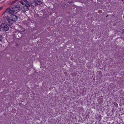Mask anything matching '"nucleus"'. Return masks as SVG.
Segmentation results:
<instances>
[{
    "mask_svg": "<svg viewBox=\"0 0 124 124\" xmlns=\"http://www.w3.org/2000/svg\"><path fill=\"white\" fill-rule=\"evenodd\" d=\"M9 108H10L9 107H8V110H9Z\"/></svg>",
    "mask_w": 124,
    "mask_h": 124,
    "instance_id": "obj_8",
    "label": "nucleus"
},
{
    "mask_svg": "<svg viewBox=\"0 0 124 124\" xmlns=\"http://www.w3.org/2000/svg\"><path fill=\"white\" fill-rule=\"evenodd\" d=\"M12 9V7H11L7 9L2 14L3 17L9 16L10 14L13 15L15 13L14 10Z\"/></svg>",
    "mask_w": 124,
    "mask_h": 124,
    "instance_id": "obj_3",
    "label": "nucleus"
},
{
    "mask_svg": "<svg viewBox=\"0 0 124 124\" xmlns=\"http://www.w3.org/2000/svg\"><path fill=\"white\" fill-rule=\"evenodd\" d=\"M9 16H10V18L9 17V16L3 18L7 25L10 26L13 24L14 22L16 21L18 19V17L16 16L13 15H10Z\"/></svg>",
    "mask_w": 124,
    "mask_h": 124,
    "instance_id": "obj_2",
    "label": "nucleus"
},
{
    "mask_svg": "<svg viewBox=\"0 0 124 124\" xmlns=\"http://www.w3.org/2000/svg\"><path fill=\"white\" fill-rule=\"evenodd\" d=\"M21 5L19 3H18L17 5H15L14 7L12 8V9L14 10L15 13L16 14L20 11V9H21Z\"/></svg>",
    "mask_w": 124,
    "mask_h": 124,
    "instance_id": "obj_4",
    "label": "nucleus"
},
{
    "mask_svg": "<svg viewBox=\"0 0 124 124\" xmlns=\"http://www.w3.org/2000/svg\"><path fill=\"white\" fill-rule=\"evenodd\" d=\"M1 29L0 28V31Z\"/></svg>",
    "mask_w": 124,
    "mask_h": 124,
    "instance_id": "obj_10",
    "label": "nucleus"
},
{
    "mask_svg": "<svg viewBox=\"0 0 124 124\" xmlns=\"http://www.w3.org/2000/svg\"><path fill=\"white\" fill-rule=\"evenodd\" d=\"M17 1V0H15L13 1L12 2V4H14V3H16Z\"/></svg>",
    "mask_w": 124,
    "mask_h": 124,
    "instance_id": "obj_6",
    "label": "nucleus"
},
{
    "mask_svg": "<svg viewBox=\"0 0 124 124\" xmlns=\"http://www.w3.org/2000/svg\"><path fill=\"white\" fill-rule=\"evenodd\" d=\"M2 8V7H1L0 8V10H1V9Z\"/></svg>",
    "mask_w": 124,
    "mask_h": 124,
    "instance_id": "obj_9",
    "label": "nucleus"
},
{
    "mask_svg": "<svg viewBox=\"0 0 124 124\" xmlns=\"http://www.w3.org/2000/svg\"><path fill=\"white\" fill-rule=\"evenodd\" d=\"M2 39V37L1 35H0V41H1Z\"/></svg>",
    "mask_w": 124,
    "mask_h": 124,
    "instance_id": "obj_7",
    "label": "nucleus"
},
{
    "mask_svg": "<svg viewBox=\"0 0 124 124\" xmlns=\"http://www.w3.org/2000/svg\"><path fill=\"white\" fill-rule=\"evenodd\" d=\"M1 27L5 31H8L9 29V27L4 23H2L1 24Z\"/></svg>",
    "mask_w": 124,
    "mask_h": 124,
    "instance_id": "obj_5",
    "label": "nucleus"
},
{
    "mask_svg": "<svg viewBox=\"0 0 124 124\" xmlns=\"http://www.w3.org/2000/svg\"><path fill=\"white\" fill-rule=\"evenodd\" d=\"M30 4L27 0H23L19 1V3L25 6H24L21 5V9L23 12H25L29 9V8L30 7H34L42 3L41 1L39 0H33L30 1Z\"/></svg>",
    "mask_w": 124,
    "mask_h": 124,
    "instance_id": "obj_1",
    "label": "nucleus"
}]
</instances>
